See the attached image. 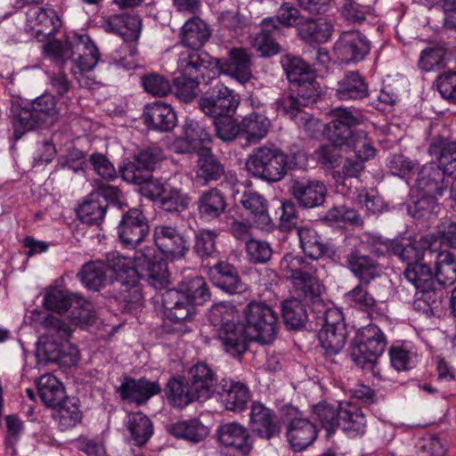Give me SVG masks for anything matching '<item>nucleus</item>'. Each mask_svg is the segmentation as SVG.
Wrapping results in <instances>:
<instances>
[{
	"label": "nucleus",
	"mask_w": 456,
	"mask_h": 456,
	"mask_svg": "<svg viewBox=\"0 0 456 456\" xmlns=\"http://www.w3.org/2000/svg\"><path fill=\"white\" fill-rule=\"evenodd\" d=\"M244 325L254 341L263 345L273 342L279 331V317L265 302L251 301L243 309Z\"/></svg>",
	"instance_id": "9d476101"
},
{
	"label": "nucleus",
	"mask_w": 456,
	"mask_h": 456,
	"mask_svg": "<svg viewBox=\"0 0 456 456\" xmlns=\"http://www.w3.org/2000/svg\"><path fill=\"white\" fill-rule=\"evenodd\" d=\"M297 234L305 256L316 261L328 257L334 263L341 262L342 250L336 249L332 242L314 228L300 226L297 228Z\"/></svg>",
	"instance_id": "aec40b11"
},
{
	"label": "nucleus",
	"mask_w": 456,
	"mask_h": 456,
	"mask_svg": "<svg viewBox=\"0 0 456 456\" xmlns=\"http://www.w3.org/2000/svg\"><path fill=\"white\" fill-rule=\"evenodd\" d=\"M216 437L219 444L240 456H249L254 449V438L248 428L232 421L217 427Z\"/></svg>",
	"instance_id": "b1692460"
},
{
	"label": "nucleus",
	"mask_w": 456,
	"mask_h": 456,
	"mask_svg": "<svg viewBox=\"0 0 456 456\" xmlns=\"http://www.w3.org/2000/svg\"><path fill=\"white\" fill-rule=\"evenodd\" d=\"M282 28L274 18H265L261 29L253 40V45L262 57L270 58L281 52V45L276 41L281 36Z\"/></svg>",
	"instance_id": "e433bc0d"
},
{
	"label": "nucleus",
	"mask_w": 456,
	"mask_h": 456,
	"mask_svg": "<svg viewBox=\"0 0 456 456\" xmlns=\"http://www.w3.org/2000/svg\"><path fill=\"white\" fill-rule=\"evenodd\" d=\"M117 235L124 248L135 249L150 234L149 219L139 208H127L121 211Z\"/></svg>",
	"instance_id": "2eb2a0df"
},
{
	"label": "nucleus",
	"mask_w": 456,
	"mask_h": 456,
	"mask_svg": "<svg viewBox=\"0 0 456 456\" xmlns=\"http://www.w3.org/2000/svg\"><path fill=\"white\" fill-rule=\"evenodd\" d=\"M40 325L45 331L37 342L36 357L38 362L59 363L68 355H71L72 350L77 352V348L69 342L72 330L61 318L47 314L43 318Z\"/></svg>",
	"instance_id": "39448f33"
},
{
	"label": "nucleus",
	"mask_w": 456,
	"mask_h": 456,
	"mask_svg": "<svg viewBox=\"0 0 456 456\" xmlns=\"http://www.w3.org/2000/svg\"><path fill=\"white\" fill-rule=\"evenodd\" d=\"M443 293L436 285L417 289L412 303L413 309L426 314H433L434 310L441 306Z\"/></svg>",
	"instance_id": "e2e57ef3"
},
{
	"label": "nucleus",
	"mask_w": 456,
	"mask_h": 456,
	"mask_svg": "<svg viewBox=\"0 0 456 456\" xmlns=\"http://www.w3.org/2000/svg\"><path fill=\"white\" fill-rule=\"evenodd\" d=\"M79 43L75 45V58H70L82 72L92 70L94 66L100 61V53L87 36H80L78 37Z\"/></svg>",
	"instance_id": "4d7b16f0"
},
{
	"label": "nucleus",
	"mask_w": 456,
	"mask_h": 456,
	"mask_svg": "<svg viewBox=\"0 0 456 456\" xmlns=\"http://www.w3.org/2000/svg\"><path fill=\"white\" fill-rule=\"evenodd\" d=\"M370 283L358 282L352 289L345 294L348 305L368 315L372 314L378 308V300L370 292Z\"/></svg>",
	"instance_id": "6e6d98bb"
},
{
	"label": "nucleus",
	"mask_w": 456,
	"mask_h": 456,
	"mask_svg": "<svg viewBox=\"0 0 456 456\" xmlns=\"http://www.w3.org/2000/svg\"><path fill=\"white\" fill-rule=\"evenodd\" d=\"M391 366L397 371H406L416 367L418 354L416 348L407 342L395 341L388 348Z\"/></svg>",
	"instance_id": "3c124183"
},
{
	"label": "nucleus",
	"mask_w": 456,
	"mask_h": 456,
	"mask_svg": "<svg viewBox=\"0 0 456 456\" xmlns=\"http://www.w3.org/2000/svg\"><path fill=\"white\" fill-rule=\"evenodd\" d=\"M169 431L174 436L192 443L204 440L208 434V428L197 419L178 421L170 427Z\"/></svg>",
	"instance_id": "69168bd1"
},
{
	"label": "nucleus",
	"mask_w": 456,
	"mask_h": 456,
	"mask_svg": "<svg viewBox=\"0 0 456 456\" xmlns=\"http://www.w3.org/2000/svg\"><path fill=\"white\" fill-rule=\"evenodd\" d=\"M106 204L92 191L77 208V218L83 224L100 226L107 213Z\"/></svg>",
	"instance_id": "603ef678"
},
{
	"label": "nucleus",
	"mask_w": 456,
	"mask_h": 456,
	"mask_svg": "<svg viewBox=\"0 0 456 456\" xmlns=\"http://www.w3.org/2000/svg\"><path fill=\"white\" fill-rule=\"evenodd\" d=\"M248 173L267 183L281 181L286 176L285 152L275 146H261L253 150L246 163Z\"/></svg>",
	"instance_id": "1a4fd4ad"
},
{
	"label": "nucleus",
	"mask_w": 456,
	"mask_h": 456,
	"mask_svg": "<svg viewBox=\"0 0 456 456\" xmlns=\"http://www.w3.org/2000/svg\"><path fill=\"white\" fill-rule=\"evenodd\" d=\"M288 191L297 206L303 209L321 207L327 198V188L323 182L306 175H293Z\"/></svg>",
	"instance_id": "dca6fc26"
},
{
	"label": "nucleus",
	"mask_w": 456,
	"mask_h": 456,
	"mask_svg": "<svg viewBox=\"0 0 456 456\" xmlns=\"http://www.w3.org/2000/svg\"><path fill=\"white\" fill-rule=\"evenodd\" d=\"M112 265L113 259L109 265L99 260L89 261L81 266L77 273V277L86 288L94 291H99L108 283H110L113 287V292H111L110 298L117 303L113 298V295L120 291V287L119 285H116V287L114 285L116 279Z\"/></svg>",
	"instance_id": "5701e85b"
},
{
	"label": "nucleus",
	"mask_w": 456,
	"mask_h": 456,
	"mask_svg": "<svg viewBox=\"0 0 456 456\" xmlns=\"http://www.w3.org/2000/svg\"><path fill=\"white\" fill-rule=\"evenodd\" d=\"M208 320L215 330L240 322L239 311L231 302L221 301L213 304L208 309Z\"/></svg>",
	"instance_id": "680f3d73"
},
{
	"label": "nucleus",
	"mask_w": 456,
	"mask_h": 456,
	"mask_svg": "<svg viewBox=\"0 0 456 456\" xmlns=\"http://www.w3.org/2000/svg\"><path fill=\"white\" fill-rule=\"evenodd\" d=\"M339 263L349 270L358 282L371 283L383 274V265L379 261V256L374 251L368 253L363 244L343 250Z\"/></svg>",
	"instance_id": "ddd939ff"
},
{
	"label": "nucleus",
	"mask_w": 456,
	"mask_h": 456,
	"mask_svg": "<svg viewBox=\"0 0 456 456\" xmlns=\"http://www.w3.org/2000/svg\"><path fill=\"white\" fill-rule=\"evenodd\" d=\"M280 63L289 81V92L276 100L277 109L298 127L309 131L317 120L303 109L321 99L322 90L316 79V70L301 56L290 53L281 55Z\"/></svg>",
	"instance_id": "f03ea898"
},
{
	"label": "nucleus",
	"mask_w": 456,
	"mask_h": 456,
	"mask_svg": "<svg viewBox=\"0 0 456 456\" xmlns=\"http://www.w3.org/2000/svg\"><path fill=\"white\" fill-rule=\"evenodd\" d=\"M125 426L135 446L144 445L153 434L152 421L142 411L128 413Z\"/></svg>",
	"instance_id": "a18cd8bd"
},
{
	"label": "nucleus",
	"mask_w": 456,
	"mask_h": 456,
	"mask_svg": "<svg viewBox=\"0 0 456 456\" xmlns=\"http://www.w3.org/2000/svg\"><path fill=\"white\" fill-rule=\"evenodd\" d=\"M281 313L283 324L289 331L314 329L306 306L298 297H291L284 299L281 303Z\"/></svg>",
	"instance_id": "f704fd0d"
},
{
	"label": "nucleus",
	"mask_w": 456,
	"mask_h": 456,
	"mask_svg": "<svg viewBox=\"0 0 456 456\" xmlns=\"http://www.w3.org/2000/svg\"><path fill=\"white\" fill-rule=\"evenodd\" d=\"M441 166L436 162H428L420 167H419L411 191L443 197L450 184Z\"/></svg>",
	"instance_id": "cd10ccee"
},
{
	"label": "nucleus",
	"mask_w": 456,
	"mask_h": 456,
	"mask_svg": "<svg viewBox=\"0 0 456 456\" xmlns=\"http://www.w3.org/2000/svg\"><path fill=\"white\" fill-rule=\"evenodd\" d=\"M238 201L248 212L250 218L258 228L265 229L271 224L267 200L263 195L256 191H245Z\"/></svg>",
	"instance_id": "79ce46f5"
},
{
	"label": "nucleus",
	"mask_w": 456,
	"mask_h": 456,
	"mask_svg": "<svg viewBox=\"0 0 456 456\" xmlns=\"http://www.w3.org/2000/svg\"><path fill=\"white\" fill-rule=\"evenodd\" d=\"M13 114L24 130L48 128L61 117V107L57 105L55 96L45 93L36 99L22 102L13 109Z\"/></svg>",
	"instance_id": "6e6552de"
},
{
	"label": "nucleus",
	"mask_w": 456,
	"mask_h": 456,
	"mask_svg": "<svg viewBox=\"0 0 456 456\" xmlns=\"http://www.w3.org/2000/svg\"><path fill=\"white\" fill-rule=\"evenodd\" d=\"M367 420L360 406L352 402H339L338 428L349 438L362 437L367 428Z\"/></svg>",
	"instance_id": "72a5a7b5"
},
{
	"label": "nucleus",
	"mask_w": 456,
	"mask_h": 456,
	"mask_svg": "<svg viewBox=\"0 0 456 456\" xmlns=\"http://www.w3.org/2000/svg\"><path fill=\"white\" fill-rule=\"evenodd\" d=\"M153 240L159 252L171 261L184 258L191 248L186 236L176 227L170 225L155 226Z\"/></svg>",
	"instance_id": "412c9836"
},
{
	"label": "nucleus",
	"mask_w": 456,
	"mask_h": 456,
	"mask_svg": "<svg viewBox=\"0 0 456 456\" xmlns=\"http://www.w3.org/2000/svg\"><path fill=\"white\" fill-rule=\"evenodd\" d=\"M220 61L221 74L227 75L236 79L240 84L250 80L252 75V55L242 47H232L229 50L226 58H217Z\"/></svg>",
	"instance_id": "c85d7f7f"
},
{
	"label": "nucleus",
	"mask_w": 456,
	"mask_h": 456,
	"mask_svg": "<svg viewBox=\"0 0 456 456\" xmlns=\"http://www.w3.org/2000/svg\"><path fill=\"white\" fill-rule=\"evenodd\" d=\"M163 391L167 401L176 408L182 409L194 401H199L188 379L183 375H172L166 383Z\"/></svg>",
	"instance_id": "58836bf2"
},
{
	"label": "nucleus",
	"mask_w": 456,
	"mask_h": 456,
	"mask_svg": "<svg viewBox=\"0 0 456 456\" xmlns=\"http://www.w3.org/2000/svg\"><path fill=\"white\" fill-rule=\"evenodd\" d=\"M347 338V330L341 329L322 328L318 332V339L323 350L325 359L339 354L344 348Z\"/></svg>",
	"instance_id": "bf43d9fd"
},
{
	"label": "nucleus",
	"mask_w": 456,
	"mask_h": 456,
	"mask_svg": "<svg viewBox=\"0 0 456 456\" xmlns=\"http://www.w3.org/2000/svg\"><path fill=\"white\" fill-rule=\"evenodd\" d=\"M331 120L323 130L329 142L349 149L363 148L364 145L372 143L363 130L355 127L361 123L360 114L347 108H335L331 110Z\"/></svg>",
	"instance_id": "423d86ee"
},
{
	"label": "nucleus",
	"mask_w": 456,
	"mask_h": 456,
	"mask_svg": "<svg viewBox=\"0 0 456 456\" xmlns=\"http://www.w3.org/2000/svg\"><path fill=\"white\" fill-rule=\"evenodd\" d=\"M114 285L120 291L113 298L122 312L133 313L142 306L143 296L139 286L144 280L156 289H166L169 284L167 262L155 246H145L134 251L133 265L127 258H113Z\"/></svg>",
	"instance_id": "f257e3e1"
},
{
	"label": "nucleus",
	"mask_w": 456,
	"mask_h": 456,
	"mask_svg": "<svg viewBox=\"0 0 456 456\" xmlns=\"http://www.w3.org/2000/svg\"><path fill=\"white\" fill-rule=\"evenodd\" d=\"M52 418L61 431L75 428L81 422L83 412L77 397H69L52 411Z\"/></svg>",
	"instance_id": "c03bdc74"
},
{
	"label": "nucleus",
	"mask_w": 456,
	"mask_h": 456,
	"mask_svg": "<svg viewBox=\"0 0 456 456\" xmlns=\"http://www.w3.org/2000/svg\"><path fill=\"white\" fill-rule=\"evenodd\" d=\"M387 345L382 330L370 323L358 329L351 341V358L356 366L374 372Z\"/></svg>",
	"instance_id": "0eeeda50"
},
{
	"label": "nucleus",
	"mask_w": 456,
	"mask_h": 456,
	"mask_svg": "<svg viewBox=\"0 0 456 456\" xmlns=\"http://www.w3.org/2000/svg\"><path fill=\"white\" fill-rule=\"evenodd\" d=\"M162 305L166 317L163 326L166 332L184 334L190 331L186 322L194 319L196 308L189 303L178 287L167 289L162 294Z\"/></svg>",
	"instance_id": "f8f14e48"
},
{
	"label": "nucleus",
	"mask_w": 456,
	"mask_h": 456,
	"mask_svg": "<svg viewBox=\"0 0 456 456\" xmlns=\"http://www.w3.org/2000/svg\"><path fill=\"white\" fill-rule=\"evenodd\" d=\"M211 30L208 24L199 17L188 20L180 32L181 44L186 50L203 51L202 46L208 41Z\"/></svg>",
	"instance_id": "a19ab883"
},
{
	"label": "nucleus",
	"mask_w": 456,
	"mask_h": 456,
	"mask_svg": "<svg viewBox=\"0 0 456 456\" xmlns=\"http://www.w3.org/2000/svg\"><path fill=\"white\" fill-rule=\"evenodd\" d=\"M216 394L219 395L225 410L233 412L245 411L251 399L248 386L240 379L229 377L219 381Z\"/></svg>",
	"instance_id": "bb28decb"
},
{
	"label": "nucleus",
	"mask_w": 456,
	"mask_h": 456,
	"mask_svg": "<svg viewBox=\"0 0 456 456\" xmlns=\"http://www.w3.org/2000/svg\"><path fill=\"white\" fill-rule=\"evenodd\" d=\"M335 97L343 102H362L370 96L367 78L359 70H346L338 80Z\"/></svg>",
	"instance_id": "2f4dec72"
},
{
	"label": "nucleus",
	"mask_w": 456,
	"mask_h": 456,
	"mask_svg": "<svg viewBox=\"0 0 456 456\" xmlns=\"http://www.w3.org/2000/svg\"><path fill=\"white\" fill-rule=\"evenodd\" d=\"M435 273L438 285H452L456 281V256L447 249L440 250L436 257Z\"/></svg>",
	"instance_id": "052dcab7"
},
{
	"label": "nucleus",
	"mask_w": 456,
	"mask_h": 456,
	"mask_svg": "<svg viewBox=\"0 0 456 456\" xmlns=\"http://www.w3.org/2000/svg\"><path fill=\"white\" fill-rule=\"evenodd\" d=\"M37 391L44 404L53 410L69 398L62 383L53 375L39 379Z\"/></svg>",
	"instance_id": "8fccbe9b"
},
{
	"label": "nucleus",
	"mask_w": 456,
	"mask_h": 456,
	"mask_svg": "<svg viewBox=\"0 0 456 456\" xmlns=\"http://www.w3.org/2000/svg\"><path fill=\"white\" fill-rule=\"evenodd\" d=\"M305 257L293 252H288L282 256L279 268L287 281L293 282L314 270V265Z\"/></svg>",
	"instance_id": "13d9d810"
},
{
	"label": "nucleus",
	"mask_w": 456,
	"mask_h": 456,
	"mask_svg": "<svg viewBox=\"0 0 456 456\" xmlns=\"http://www.w3.org/2000/svg\"><path fill=\"white\" fill-rule=\"evenodd\" d=\"M286 436L288 442L294 452H300L310 446L317 438L316 426L308 419L289 423Z\"/></svg>",
	"instance_id": "ea45409f"
},
{
	"label": "nucleus",
	"mask_w": 456,
	"mask_h": 456,
	"mask_svg": "<svg viewBox=\"0 0 456 456\" xmlns=\"http://www.w3.org/2000/svg\"><path fill=\"white\" fill-rule=\"evenodd\" d=\"M271 127V120L265 113L253 110L241 119V136L249 142H257L265 138Z\"/></svg>",
	"instance_id": "de8ad7c7"
},
{
	"label": "nucleus",
	"mask_w": 456,
	"mask_h": 456,
	"mask_svg": "<svg viewBox=\"0 0 456 456\" xmlns=\"http://www.w3.org/2000/svg\"><path fill=\"white\" fill-rule=\"evenodd\" d=\"M208 273L211 283L229 295L240 294L245 289L239 268L226 259L218 260L209 267Z\"/></svg>",
	"instance_id": "c756f323"
},
{
	"label": "nucleus",
	"mask_w": 456,
	"mask_h": 456,
	"mask_svg": "<svg viewBox=\"0 0 456 456\" xmlns=\"http://www.w3.org/2000/svg\"><path fill=\"white\" fill-rule=\"evenodd\" d=\"M370 49L371 42L356 29L342 32L333 47L338 61L346 65L362 61L369 55Z\"/></svg>",
	"instance_id": "6ab92c4d"
},
{
	"label": "nucleus",
	"mask_w": 456,
	"mask_h": 456,
	"mask_svg": "<svg viewBox=\"0 0 456 456\" xmlns=\"http://www.w3.org/2000/svg\"><path fill=\"white\" fill-rule=\"evenodd\" d=\"M333 30V25L328 19L305 16L298 24L297 32L300 40L314 45L328 42L331 38Z\"/></svg>",
	"instance_id": "c9c22d12"
},
{
	"label": "nucleus",
	"mask_w": 456,
	"mask_h": 456,
	"mask_svg": "<svg viewBox=\"0 0 456 456\" xmlns=\"http://www.w3.org/2000/svg\"><path fill=\"white\" fill-rule=\"evenodd\" d=\"M322 220L327 224L338 226H362L363 224V220L358 211L346 205L332 207L326 212Z\"/></svg>",
	"instance_id": "338daca9"
},
{
	"label": "nucleus",
	"mask_w": 456,
	"mask_h": 456,
	"mask_svg": "<svg viewBox=\"0 0 456 456\" xmlns=\"http://www.w3.org/2000/svg\"><path fill=\"white\" fill-rule=\"evenodd\" d=\"M214 338L223 350L233 358H241L248 350L249 343L254 340L240 321L228 324V327L216 329Z\"/></svg>",
	"instance_id": "393cba45"
},
{
	"label": "nucleus",
	"mask_w": 456,
	"mask_h": 456,
	"mask_svg": "<svg viewBox=\"0 0 456 456\" xmlns=\"http://www.w3.org/2000/svg\"><path fill=\"white\" fill-rule=\"evenodd\" d=\"M447 44L439 43L423 49L420 53L418 66L424 71L444 69L447 65Z\"/></svg>",
	"instance_id": "774afa93"
},
{
	"label": "nucleus",
	"mask_w": 456,
	"mask_h": 456,
	"mask_svg": "<svg viewBox=\"0 0 456 456\" xmlns=\"http://www.w3.org/2000/svg\"><path fill=\"white\" fill-rule=\"evenodd\" d=\"M196 204L199 217L205 222L219 219L228 206L224 193L217 187L202 191Z\"/></svg>",
	"instance_id": "4c0bfd02"
},
{
	"label": "nucleus",
	"mask_w": 456,
	"mask_h": 456,
	"mask_svg": "<svg viewBox=\"0 0 456 456\" xmlns=\"http://www.w3.org/2000/svg\"><path fill=\"white\" fill-rule=\"evenodd\" d=\"M141 118L148 129L160 133L171 132L177 124L174 109L160 101L146 104Z\"/></svg>",
	"instance_id": "473e14b6"
},
{
	"label": "nucleus",
	"mask_w": 456,
	"mask_h": 456,
	"mask_svg": "<svg viewBox=\"0 0 456 456\" xmlns=\"http://www.w3.org/2000/svg\"><path fill=\"white\" fill-rule=\"evenodd\" d=\"M354 151V157H346L342 159V167L339 170L332 173L337 190L345 195L352 192L354 186V179L358 183L362 172L365 169V163L375 158L377 150L372 143L364 145L363 148L349 149Z\"/></svg>",
	"instance_id": "4468645a"
},
{
	"label": "nucleus",
	"mask_w": 456,
	"mask_h": 456,
	"mask_svg": "<svg viewBox=\"0 0 456 456\" xmlns=\"http://www.w3.org/2000/svg\"><path fill=\"white\" fill-rule=\"evenodd\" d=\"M162 388L159 381H151L145 377L139 379L125 375L121 384L116 388L120 399L137 406L146 404L151 398L161 393Z\"/></svg>",
	"instance_id": "4be33fe9"
},
{
	"label": "nucleus",
	"mask_w": 456,
	"mask_h": 456,
	"mask_svg": "<svg viewBox=\"0 0 456 456\" xmlns=\"http://www.w3.org/2000/svg\"><path fill=\"white\" fill-rule=\"evenodd\" d=\"M248 417L251 436L265 441L280 438L282 425L274 410L260 401H253Z\"/></svg>",
	"instance_id": "f3484780"
},
{
	"label": "nucleus",
	"mask_w": 456,
	"mask_h": 456,
	"mask_svg": "<svg viewBox=\"0 0 456 456\" xmlns=\"http://www.w3.org/2000/svg\"><path fill=\"white\" fill-rule=\"evenodd\" d=\"M404 277L414 286L415 289L438 285L435 272L423 261L411 263L403 272Z\"/></svg>",
	"instance_id": "0e129e2a"
},
{
	"label": "nucleus",
	"mask_w": 456,
	"mask_h": 456,
	"mask_svg": "<svg viewBox=\"0 0 456 456\" xmlns=\"http://www.w3.org/2000/svg\"><path fill=\"white\" fill-rule=\"evenodd\" d=\"M377 243L385 246L391 254L397 256L401 261L405 262L407 266L411 263L423 261L427 250L433 251V236H425L419 240L404 242L403 240H377Z\"/></svg>",
	"instance_id": "a878e982"
},
{
	"label": "nucleus",
	"mask_w": 456,
	"mask_h": 456,
	"mask_svg": "<svg viewBox=\"0 0 456 456\" xmlns=\"http://www.w3.org/2000/svg\"><path fill=\"white\" fill-rule=\"evenodd\" d=\"M193 393L199 401L204 402L216 394L218 386V379L212 367L204 362H198L187 371V377Z\"/></svg>",
	"instance_id": "7c9ffc66"
},
{
	"label": "nucleus",
	"mask_w": 456,
	"mask_h": 456,
	"mask_svg": "<svg viewBox=\"0 0 456 456\" xmlns=\"http://www.w3.org/2000/svg\"><path fill=\"white\" fill-rule=\"evenodd\" d=\"M195 175L203 185L218 183L224 189L235 191L239 181L235 172L227 170L223 159L214 153L211 147L201 148L195 161Z\"/></svg>",
	"instance_id": "9b49d317"
},
{
	"label": "nucleus",
	"mask_w": 456,
	"mask_h": 456,
	"mask_svg": "<svg viewBox=\"0 0 456 456\" xmlns=\"http://www.w3.org/2000/svg\"><path fill=\"white\" fill-rule=\"evenodd\" d=\"M142 27V18L135 13L112 14L103 20L102 28L109 34L120 37L125 45L120 47L123 56L113 58L110 64H114L118 69L133 70L139 67L136 57L139 54L137 41L140 38Z\"/></svg>",
	"instance_id": "20e7f679"
},
{
	"label": "nucleus",
	"mask_w": 456,
	"mask_h": 456,
	"mask_svg": "<svg viewBox=\"0 0 456 456\" xmlns=\"http://www.w3.org/2000/svg\"><path fill=\"white\" fill-rule=\"evenodd\" d=\"M291 284L297 297L309 304L312 309L324 302L322 297V285L318 278L313 274V271L301 276Z\"/></svg>",
	"instance_id": "864d4df0"
},
{
	"label": "nucleus",
	"mask_w": 456,
	"mask_h": 456,
	"mask_svg": "<svg viewBox=\"0 0 456 456\" xmlns=\"http://www.w3.org/2000/svg\"><path fill=\"white\" fill-rule=\"evenodd\" d=\"M220 61L206 51L184 50L179 54V76L173 78L176 96L184 102H191L197 95L200 84H208L218 77Z\"/></svg>",
	"instance_id": "7ed1b4c3"
},
{
	"label": "nucleus",
	"mask_w": 456,
	"mask_h": 456,
	"mask_svg": "<svg viewBox=\"0 0 456 456\" xmlns=\"http://www.w3.org/2000/svg\"><path fill=\"white\" fill-rule=\"evenodd\" d=\"M439 198L441 196L411 191L407 204V212L414 219L429 220L440 211Z\"/></svg>",
	"instance_id": "37998d69"
},
{
	"label": "nucleus",
	"mask_w": 456,
	"mask_h": 456,
	"mask_svg": "<svg viewBox=\"0 0 456 456\" xmlns=\"http://www.w3.org/2000/svg\"><path fill=\"white\" fill-rule=\"evenodd\" d=\"M429 153L437 159L436 163L447 176L456 178V142L433 140L429 145Z\"/></svg>",
	"instance_id": "5fc2aeb1"
},
{
	"label": "nucleus",
	"mask_w": 456,
	"mask_h": 456,
	"mask_svg": "<svg viewBox=\"0 0 456 456\" xmlns=\"http://www.w3.org/2000/svg\"><path fill=\"white\" fill-rule=\"evenodd\" d=\"M240 96L223 83L210 86L200 98L199 108L207 116L235 113Z\"/></svg>",
	"instance_id": "a211bd4d"
},
{
	"label": "nucleus",
	"mask_w": 456,
	"mask_h": 456,
	"mask_svg": "<svg viewBox=\"0 0 456 456\" xmlns=\"http://www.w3.org/2000/svg\"><path fill=\"white\" fill-rule=\"evenodd\" d=\"M218 236L217 231L208 228L199 229L194 232L192 252L202 263L218 256Z\"/></svg>",
	"instance_id": "49530a36"
},
{
	"label": "nucleus",
	"mask_w": 456,
	"mask_h": 456,
	"mask_svg": "<svg viewBox=\"0 0 456 456\" xmlns=\"http://www.w3.org/2000/svg\"><path fill=\"white\" fill-rule=\"evenodd\" d=\"M177 287L195 308L197 305H203L210 300V289L202 276L195 275L184 278L177 284Z\"/></svg>",
	"instance_id": "09e8293b"
}]
</instances>
